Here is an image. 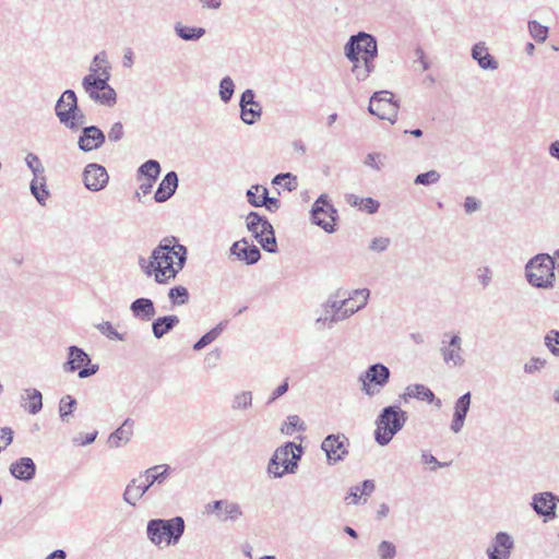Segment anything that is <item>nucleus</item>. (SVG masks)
<instances>
[{
    "label": "nucleus",
    "instance_id": "1",
    "mask_svg": "<svg viewBox=\"0 0 559 559\" xmlns=\"http://www.w3.org/2000/svg\"><path fill=\"white\" fill-rule=\"evenodd\" d=\"M188 255L186 246L174 236L163 238L151 253L148 260L141 258L139 264L147 276H153L158 284L175 280L183 269Z\"/></svg>",
    "mask_w": 559,
    "mask_h": 559
},
{
    "label": "nucleus",
    "instance_id": "2",
    "mask_svg": "<svg viewBox=\"0 0 559 559\" xmlns=\"http://www.w3.org/2000/svg\"><path fill=\"white\" fill-rule=\"evenodd\" d=\"M186 530L185 520L181 516L171 519H152L146 524V537L150 543L158 548L176 546Z\"/></svg>",
    "mask_w": 559,
    "mask_h": 559
},
{
    "label": "nucleus",
    "instance_id": "3",
    "mask_svg": "<svg viewBox=\"0 0 559 559\" xmlns=\"http://www.w3.org/2000/svg\"><path fill=\"white\" fill-rule=\"evenodd\" d=\"M170 467L166 464L147 468L139 477L128 483L122 495L123 501L134 507L155 484H162L168 477Z\"/></svg>",
    "mask_w": 559,
    "mask_h": 559
},
{
    "label": "nucleus",
    "instance_id": "4",
    "mask_svg": "<svg viewBox=\"0 0 559 559\" xmlns=\"http://www.w3.org/2000/svg\"><path fill=\"white\" fill-rule=\"evenodd\" d=\"M407 421V413L397 405L382 408L376 419L374 440L379 445L389 444L394 436L403 429Z\"/></svg>",
    "mask_w": 559,
    "mask_h": 559
},
{
    "label": "nucleus",
    "instance_id": "5",
    "mask_svg": "<svg viewBox=\"0 0 559 559\" xmlns=\"http://www.w3.org/2000/svg\"><path fill=\"white\" fill-rule=\"evenodd\" d=\"M302 455V447L294 442H286L278 447L271 456L266 472L273 478H282L286 474H294Z\"/></svg>",
    "mask_w": 559,
    "mask_h": 559
},
{
    "label": "nucleus",
    "instance_id": "6",
    "mask_svg": "<svg viewBox=\"0 0 559 559\" xmlns=\"http://www.w3.org/2000/svg\"><path fill=\"white\" fill-rule=\"evenodd\" d=\"M525 278L536 288L552 289L555 287V261L547 253H539L525 265Z\"/></svg>",
    "mask_w": 559,
    "mask_h": 559
},
{
    "label": "nucleus",
    "instance_id": "7",
    "mask_svg": "<svg viewBox=\"0 0 559 559\" xmlns=\"http://www.w3.org/2000/svg\"><path fill=\"white\" fill-rule=\"evenodd\" d=\"M344 55L349 61L376 60L378 57L377 38L366 32L352 35L344 46Z\"/></svg>",
    "mask_w": 559,
    "mask_h": 559
},
{
    "label": "nucleus",
    "instance_id": "8",
    "mask_svg": "<svg viewBox=\"0 0 559 559\" xmlns=\"http://www.w3.org/2000/svg\"><path fill=\"white\" fill-rule=\"evenodd\" d=\"M390 378L391 371L385 365L372 364L358 377L360 391L368 397H374L389 384Z\"/></svg>",
    "mask_w": 559,
    "mask_h": 559
},
{
    "label": "nucleus",
    "instance_id": "9",
    "mask_svg": "<svg viewBox=\"0 0 559 559\" xmlns=\"http://www.w3.org/2000/svg\"><path fill=\"white\" fill-rule=\"evenodd\" d=\"M104 78H96L95 74H87L82 80V87L95 103L114 107L117 102L116 91L108 84L110 72H105Z\"/></svg>",
    "mask_w": 559,
    "mask_h": 559
},
{
    "label": "nucleus",
    "instance_id": "10",
    "mask_svg": "<svg viewBox=\"0 0 559 559\" xmlns=\"http://www.w3.org/2000/svg\"><path fill=\"white\" fill-rule=\"evenodd\" d=\"M463 340L459 333L447 332L443 334L439 346V353L443 364L450 369L463 368L466 364Z\"/></svg>",
    "mask_w": 559,
    "mask_h": 559
},
{
    "label": "nucleus",
    "instance_id": "11",
    "mask_svg": "<svg viewBox=\"0 0 559 559\" xmlns=\"http://www.w3.org/2000/svg\"><path fill=\"white\" fill-rule=\"evenodd\" d=\"M246 224L248 230L265 251L270 253H275L277 251L274 229L266 217L261 216L257 212H250L246 217Z\"/></svg>",
    "mask_w": 559,
    "mask_h": 559
},
{
    "label": "nucleus",
    "instance_id": "12",
    "mask_svg": "<svg viewBox=\"0 0 559 559\" xmlns=\"http://www.w3.org/2000/svg\"><path fill=\"white\" fill-rule=\"evenodd\" d=\"M99 366L92 364L90 355L78 346L68 347V359L63 364L64 372H75L81 379L88 378L97 373Z\"/></svg>",
    "mask_w": 559,
    "mask_h": 559
},
{
    "label": "nucleus",
    "instance_id": "13",
    "mask_svg": "<svg viewBox=\"0 0 559 559\" xmlns=\"http://www.w3.org/2000/svg\"><path fill=\"white\" fill-rule=\"evenodd\" d=\"M393 94L389 91L376 92L369 102V112L382 120H389L394 123L397 117L399 106L393 100Z\"/></svg>",
    "mask_w": 559,
    "mask_h": 559
},
{
    "label": "nucleus",
    "instance_id": "14",
    "mask_svg": "<svg viewBox=\"0 0 559 559\" xmlns=\"http://www.w3.org/2000/svg\"><path fill=\"white\" fill-rule=\"evenodd\" d=\"M337 212L330 203L326 194H321L312 205V223L323 228L326 233L335 231Z\"/></svg>",
    "mask_w": 559,
    "mask_h": 559
},
{
    "label": "nucleus",
    "instance_id": "15",
    "mask_svg": "<svg viewBox=\"0 0 559 559\" xmlns=\"http://www.w3.org/2000/svg\"><path fill=\"white\" fill-rule=\"evenodd\" d=\"M348 447L349 440L343 433L329 435L321 443V449L324 451L330 465L343 461L348 455Z\"/></svg>",
    "mask_w": 559,
    "mask_h": 559
},
{
    "label": "nucleus",
    "instance_id": "16",
    "mask_svg": "<svg viewBox=\"0 0 559 559\" xmlns=\"http://www.w3.org/2000/svg\"><path fill=\"white\" fill-rule=\"evenodd\" d=\"M369 295L370 292L367 288L355 289L348 296L350 304L343 306L338 312L331 314L330 324L332 325L333 323L343 321L362 309L368 302Z\"/></svg>",
    "mask_w": 559,
    "mask_h": 559
},
{
    "label": "nucleus",
    "instance_id": "17",
    "mask_svg": "<svg viewBox=\"0 0 559 559\" xmlns=\"http://www.w3.org/2000/svg\"><path fill=\"white\" fill-rule=\"evenodd\" d=\"M207 513H216V516L222 522H237L242 518L243 511L239 503L230 500H215L205 507Z\"/></svg>",
    "mask_w": 559,
    "mask_h": 559
},
{
    "label": "nucleus",
    "instance_id": "18",
    "mask_svg": "<svg viewBox=\"0 0 559 559\" xmlns=\"http://www.w3.org/2000/svg\"><path fill=\"white\" fill-rule=\"evenodd\" d=\"M255 93L253 90H246L240 97V119L243 123L252 126L262 116V107L255 102Z\"/></svg>",
    "mask_w": 559,
    "mask_h": 559
},
{
    "label": "nucleus",
    "instance_id": "19",
    "mask_svg": "<svg viewBox=\"0 0 559 559\" xmlns=\"http://www.w3.org/2000/svg\"><path fill=\"white\" fill-rule=\"evenodd\" d=\"M109 181L106 168L99 164H87L83 170V182L87 190L97 192L103 190Z\"/></svg>",
    "mask_w": 559,
    "mask_h": 559
},
{
    "label": "nucleus",
    "instance_id": "20",
    "mask_svg": "<svg viewBox=\"0 0 559 559\" xmlns=\"http://www.w3.org/2000/svg\"><path fill=\"white\" fill-rule=\"evenodd\" d=\"M513 548L514 540L512 536L506 532H499L486 549V555L488 559H510Z\"/></svg>",
    "mask_w": 559,
    "mask_h": 559
},
{
    "label": "nucleus",
    "instance_id": "21",
    "mask_svg": "<svg viewBox=\"0 0 559 559\" xmlns=\"http://www.w3.org/2000/svg\"><path fill=\"white\" fill-rule=\"evenodd\" d=\"M559 502V497L550 491L535 493L532 498L533 510L542 516L545 521L551 520L556 516V508Z\"/></svg>",
    "mask_w": 559,
    "mask_h": 559
},
{
    "label": "nucleus",
    "instance_id": "22",
    "mask_svg": "<svg viewBox=\"0 0 559 559\" xmlns=\"http://www.w3.org/2000/svg\"><path fill=\"white\" fill-rule=\"evenodd\" d=\"M104 132L96 126L84 127L78 140L79 148L91 152L99 148L105 143Z\"/></svg>",
    "mask_w": 559,
    "mask_h": 559
},
{
    "label": "nucleus",
    "instance_id": "23",
    "mask_svg": "<svg viewBox=\"0 0 559 559\" xmlns=\"http://www.w3.org/2000/svg\"><path fill=\"white\" fill-rule=\"evenodd\" d=\"M472 403V394L471 392H466L461 395L454 403V413L450 424V429L454 433H459L462 431L466 416L468 414L469 407Z\"/></svg>",
    "mask_w": 559,
    "mask_h": 559
},
{
    "label": "nucleus",
    "instance_id": "24",
    "mask_svg": "<svg viewBox=\"0 0 559 559\" xmlns=\"http://www.w3.org/2000/svg\"><path fill=\"white\" fill-rule=\"evenodd\" d=\"M78 110L76 94L72 90H66L57 100L55 111L60 122H68L69 115Z\"/></svg>",
    "mask_w": 559,
    "mask_h": 559
},
{
    "label": "nucleus",
    "instance_id": "25",
    "mask_svg": "<svg viewBox=\"0 0 559 559\" xmlns=\"http://www.w3.org/2000/svg\"><path fill=\"white\" fill-rule=\"evenodd\" d=\"M230 253L237 255L239 260L245 261L247 264H254L261 258L258 247L249 245L246 238L234 242L230 247Z\"/></svg>",
    "mask_w": 559,
    "mask_h": 559
},
{
    "label": "nucleus",
    "instance_id": "26",
    "mask_svg": "<svg viewBox=\"0 0 559 559\" xmlns=\"http://www.w3.org/2000/svg\"><path fill=\"white\" fill-rule=\"evenodd\" d=\"M471 56L483 70L495 71L499 68V62L489 53L484 41H478L472 47Z\"/></svg>",
    "mask_w": 559,
    "mask_h": 559
},
{
    "label": "nucleus",
    "instance_id": "27",
    "mask_svg": "<svg viewBox=\"0 0 559 559\" xmlns=\"http://www.w3.org/2000/svg\"><path fill=\"white\" fill-rule=\"evenodd\" d=\"M10 474L23 481H29L35 477L36 465L31 457H21L10 465Z\"/></svg>",
    "mask_w": 559,
    "mask_h": 559
},
{
    "label": "nucleus",
    "instance_id": "28",
    "mask_svg": "<svg viewBox=\"0 0 559 559\" xmlns=\"http://www.w3.org/2000/svg\"><path fill=\"white\" fill-rule=\"evenodd\" d=\"M178 187V176L175 171H169L165 175L163 180L160 181L154 199L158 203L166 202L169 200L174 193L176 192V189Z\"/></svg>",
    "mask_w": 559,
    "mask_h": 559
},
{
    "label": "nucleus",
    "instance_id": "29",
    "mask_svg": "<svg viewBox=\"0 0 559 559\" xmlns=\"http://www.w3.org/2000/svg\"><path fill=\"white\" fill-rule=\"evenodd\" d=\"M21 406L32 415H36L43 408V395L34 388L24 389L21 393Z\"/></svg>",
    "mask_w": 559,
    "mask_h": 559
},
{
    "label": "nucleus",
    "instance_id": "30",
    "mask_svg": "<svg viewBox=\"0 0 559 559\" xmlns=\"http://www.w3.org/2000/svg\"><path fill=\"white\" fill-rule=\"evenodd\" d=\"M133 435V420L127 418L120 427L110 433L108 444L112 449H118L127 444Z\"/></svg>",
    "mask_w": 559,
    "mask_h": 559
},
{
    "label": "nucleus",
    "instance_id": "31",
    "mask_svg": "<svg viewBox=\"0 0 559 559\" xmlns=\"http://www.w3.org/2000/svg\"><path fill=\"white\" fill-rule=\"evenodd\" d=\"M130 310L135 318L150 321L155 316L154 302L148 298H138L130 305Z\"/></svg>",
    "mask_w": 559,
    "mask_h": 559
},
{
    "label": "nucleus",
    "instance_id": "32",
    "mask_svg": "<svg viewBox=\"0 0 559 559\" xmlns=\"http://www.w3.org/2000/svg\"><path fill=\"white\" fill-rule=\"evenodd\" d=\"M180 320L177 316H164L159 317L152 323V332L156 338H162L168 332H170L177 324H179Z\"/></svg>",
    "mask_w": 559,
    "mask_h": 559
},
{
    "label": "nucleus",
    "instance_id": "33",
    "mask_svg": "<svg viewBox=\"0 0 559 559\" xmlns=\"http://www.w3.org/2000/svg\"><path fill=\"white\" fill-rule=\"evenodd\" d=\"M174 29L176 35L186 41H195L205 35L203 27L187 26L182 23H176Z\"/></svg>",
    "mask_w": 559,
    "mask_h": 559
},
{
    "label": "nucleus",
    "instance_id": "34",
    "mask_svg": "<svg viewBox=\"0 0 559 559\" xmlns=\"http://www.w3.org/2000/svg\"><path fill=\"white\" fill-rule=\"evenodd\" d=\"M373 491L374 483L372 480L367 479L364 480L361 485L352 487L345 500H350L349 503L358 504L362 496L369 497Z\"/></svg>",
    "mask_w": 559,
    "mask_h": 559
},
{
    "label": "nucleus",
    "instance_id": "35",
    "mask_svg": "<svg viewBox=\"0 0 559 559\" xmlns=\"http://www.w3.org/2000/svg\"><path fill=\"white\" fill-rule=\"evenodd\" d=\"M353 63L352 73L358 82L366 81L374 71V60L350 61Z\"/></svg>",
    "mask_w": 559,
    "mask_h": 559
},
{
    "label": "nucleus",
    "instance_id": "36",
    "mask_svg": "<svg viewBox=\"0 0 559 559\" xmlns=\"http://www.w3.org/2000/svg\"><path fill=\"white\" fill-rule=\"evenodd\" d=\"M404 397L405 399L406 397L418 399V400L427 401L429 403H432L436 400L433 392L429 388L425 386L424 384L408 385L405 390Z\"/></svg>",
    "mask_w": 559,
    "mask_h": 559
},
{
    "label": "nucleus",
    "instance_id": "37",
    "mask_svg": "<svg viewBox=\"0 0 559 559\" xmlns=\"http://www.w3.org/2000/svg\"><path fill=\"white\" fill-rule=\"evenodd\" d=\"M348 304H350V299L340 289L335 295L329 297L324 304V309L326 313L332 314L338 312L343 306H347Z\"/></svg>",
    "mask_w": 559,
    "mask_h": 559
},
{
    "label": "nucleus",
    "instance_id": "38",
    "mask_svg": "<svg viewBox=\"0 0 559 559\" xmlns=\"http://www.w3.org/2000/svg\"><path fill=\"white\" fill-rule=\"evenodd\" d=\"M105 72H110V66L106 52L102 51L93 58L88 74H95L96 78H104V75H106Z\"/></svg>",
    "mask_w": 559,
    "mask_h": 559
},
{
    "label": "nucleus",
    "instance_id": "39",
    "mask_svg": "<svg viewBox=\"0 0 559 559\" xmlns=\"http://www.w3.org/2000/svg\"><path fill=\"white\" fill-rule=\"evenodd\" d=\"M29 188H31L32 194L37 200V202L39 204L44 205L46 202V199L49 194L47 187H46L45 176L33 178V180L31 181Z\"/></svg>",
    "mask_w": 559,
    "mask_h": 559
},
{
    "label": "nucleus",
    "instance_id": "40",
    "mask_svg": "<svg viewBox=\"0 0 559 559\" xmlns=\"http://www.w3.org/2000/svg\"><path fill=\"white\" fill-rule=\"evenodd\" d=\"M76 400L71 395H64L59 402V416L62 423H69L70 416L76 407Z\"/></svg>",
    "mask_w": 559,
    "mask_h": 559
},
{
    "label": "nucleus",
    "instance_id": "41",
    "mask_svg": "<svg viewBox=\"0 0 559 559\" xmlns=\"http://www.w3.org/2000/svg\"><path fill=\"white\" fill-rule=\"evenodd\" d=\"M376 555L379 559H395L397 547L393 542L383 539L377 545Z\"/></svg>",
    "mask_w": 559,
    "mask_h": 559
},
{
    "label": "nucleus",
    "instance_id": "42",
    "mask_svg": "<svg viewBox=\"0 0 559 559\" xmlns=\"http://www.w3.org/2000/svg\"><path fill=\"white\" fill-rule=\"evenodd\" d=\"M224 323L221 322L207 333H205L197 343L193 345L194 350H201L212 342H214L223 332Z\"/></svg>",
    "mask_w": 559,
    "mask_h": 559
},
{
    "label": "nucleus",
    "instance_id": "43",
    "mask_svg": "<svg viewBox=\"0 0 559 559\" xmlns=\"http://www.w3.org/2000/svg\"><path fill=\"white\" fill-rule=\"evenodd\" d=\"M235 92V83L233 79L228 75L224 76L219 81V88H218V95L219 99L224 104H228L234 95Z\"/></svg>",
    "mask_w": 559,
    "mask_h": 559
},
{
    "label": "nucleus",
    "instance_id": "44",
    "mask_svg": "<svg viewBox=\"0 0 559 559\" xmlns=\"http://www.w3.org/2000/svg\"><path fill=\"white\" fill-rule=\"evenodd\" d=\"M139 174L147 177V180L154 182L160 174V165L155 159H148L139 168Z\"/></svg>",
    "mask_w": 559,
    "mask_h": 559
},
{
    "label": "nucleus",
    "instance_id": "45",
    "mask_svg": "<svg viewBox=\"0 0 559 559\" xmlns=\"http://www.w3.org/2000/svg\"><path fill=\"white\" fill-rule=\"evenodd\" d=\"M255 191H261V206H265L270 212H276L281 206V201L276 198L269 197V191L263 186H253Z\"/></svg>",
    "mask_w": 559,
    "mask_h": 559
},
{
    "label": "nucleus",
    "instance_id": "46",
    "mask_svg": "<svg viewBox=\"0 0 559 559\" xmlns=\"http://www.w3.org/2000/svg\"><path fill=\"white\" fill-rule=\"evenodd\" d=\"M252 405V393L243 391L233 397L231 408L236 411L248 409Z\"/></svg>",
    "mask_w": 559,
    "mask_h": 559
},
{
    "label": "nucleus",
    "instance_id": "47",
    "mask_svg": "<svg viewBox=\"0 0 559 559\" xmlns=\"http://www.w3.org/2000/svg\"><path fill=\"white\" fill-rule=\"evenodd\" d=\"M528 32L530 35L538 43L546 41L548 37V27L542 25L537 21H530L528 22Z\"/></svg>",
    "mask_w": 559,
    "mask_h": 559
},
{
    "label": "nucleus",
    "instance_id": "48",
    "mask_svg": "<svg viewBox=\"0 0 559 559\" xmlns=\"http://www.w3.org/2000/svg\"><path fill=\"white\" fill-rule=\"evenodd\" d=\"M385 160L386 155L382 153H369L366 155L364 164L373 170L380 171L384 167Z\"/></svg>",
    "mask_w": 559,
    "mask_h": 559
},
{
    "label": "nucleus",
    "instance_id": "49",
    "mask_svg": "<svg viewBox=\"0 0 559 559\" xmlns=\"http://www.w3.org/2000/svg\"><path fill=\"white\" fill-rule=\"evenodd\" d=\"M168 297L174 305H185L189 300L188 289L183 286H175L170 288Z\"/></svg>",
    "mask_w": 559,
    "mask_h": 559
},
{
    "label": "nucleus",
    "instance_id": "50",
    "mask_svg": "<svg viewBox=\"0 0 559 559\" xmlns=\"http://www.w3.org/2000/svg\"><path fill=\"white\" fill-rule=\"evenodd\" d=\"M25 163L33 173L34 178L44 177L45 168L36 154L28 153L25 157Z\"/></svg>",
    "mask_w": 559,
    "mask_h": 559
},
{
    "label": "nucleus",
    "instance_id": "51",
    "mask_svg": "<svg viewBox=\"0 0 559 559\" xmlns=\"http://www.w3.org/2000/svg\"><path fill=\"white\" fill-rule=\"evenodd\" d=\"M545 346L555 356L559 357V331L551 330L544 337Z\"/></svg>",
    "mask_w": 559,
    "mask_h": 559
},
{
    "label": "nucleus",
    "instance_id": "52",
    "mask_svg": "<svg viewBox=\"0 0 559 559\" xmlns=\"http://www.w3.org/2000/svg\"><path fill=\"white\" fill-rule=\"evenodd\" d=\"M441 176L437 170H429L427 173L419 174L415 177L414 183L421 186H430L437 183Z\"/></svg>",
    "mask_w": 559,
    "mask_h": 559
},
{
    "label": "nucleus",
    "instance_id": "53",
    "mask_svg": "<svg viewBox=\"0 0 559 559\" xmlns=\"http://www.w3.org/2000/svg\"><path fill=\"white\" fill-rule=\"evenodd\" d=\"M296 429H299V430H305V426H304V423L301 421V419L299 418V416L297 415H290L287 417V421L285 423V425L283 426L282 428V432L285 433V435H293V432L296 430Z\"/></svg>",
    "mask_w": 559,
    "mask_h": 559
},
{
    "label": "nucleus",
    "instance_id": "54",
    "mask_svg": "<svg viewBox=\"0 0 559 559\" xmlns=\"http://www.w3.org/2000/svg\"><path fill=\"white\" fill-rule=\"evenodd\" d=\"M96 329L103 335L107 336L110 340H118V341H122L123 340L122 335L108 321H105V322H102V323L97 324Z\"/></svg>",
    "mask_w": 559,
    "mask_h": 559
},
{
    "label": "nucleus",
    "instance_id": "55",
    "mask_svg": "<svg viewBox=\"0 0 559 559\" xmlns=\"http://www.w3.org/2000/svg\"><path fill=\"white\" fill-rule=\"evenodd\" d=\"M68 122H61L70 130H78L85 122V115L78 107V110H74L73 114L69 115Z\"/></svg>",
    "mask_w": 559,
    "mask_h": 559
},
{
    "label": "nucleus",
    "instance_id": "56",
    "mask_svg": "<svg viewBox=\"0 0 559 559\" xmlns=\"http://www.w3.org/2000/svg\"><path fill=\"white\" fill-rule=\"evenodd\" d=\"M283 180H287L286 183H285V188L288 191H293V190L296 189V187H297L296 176H294L290 173H285V174L276 175L273 178L272 183L273 185H282Z\"/></svg>",
    "mask_w": 559,
    "mask_h": 559
},
{
    "label": "nucleus",
    "instance_id": "57",
    "mask_svg": "<svg viewBox=\"0 0 559 559\" xmlns=\"http://www.w3.org/2000/svg\"><path fill=\"white\" fill-rule=\"evenodd\" d=\"M546 366V360L540 357H533L524 365V371L528 374L539 372Z\"/></svg>",
    "mask_w": 559,
    "mask_h": 559
},
{
    "label": "nucleus",
    "instance_id": "58",
    "mask_svg": "<svg viewBox=\"0 0 559 559\" xmlns=\"http://www.w3.org/2000/svg\"><path fill=\"white\" fill-rule=\"evenodd\" d=\"M391 245L389 237H376L370 241L369 249L373 252L381 253L388 250Z\"/></svg>",
    "mask_w": 559,
    "mask_h": 559
},
{
    "label": "nucleus",
    "instance_id": "59",
    "mask_svg": "<svg viewBox=\"0 0 559 559\" xmlns=\"http://www.w3.org/2000/svg\"><path fill=\"white\" fill-rule=\"evenodd\" d=\"M477 278L484 288L488 287L492 281V271L489 266H481L477 270Z\"/></svg>",
    "mask_w": 559,
    "mask_h": 559
},
{
    "label": "nucleus",
    "instance_id": "60",
    "mask_svg": "<svg viewBox=\"0 0 559 559\" xmlns=\"http://www.w3.org/2000/svg\"><path fill=\"white\" fill-rule=\"evenodd\" d=\"M360 203H361L360 210L367 212L368 214L377 213L380 207V203L372 198H362Z\"/></svg>",
    "mask_w": 559,
    "mask_h": 559
},
{
    "label": "nucleus",
    "instance_id": "61",
    "mask_svg": "<svg viewBox=\"0 0 559 559\" xmlns=\"http://www.w3.org/2000/svg\"><path fill=\"white\" fill-rule=\"evenodd\" d=\"M123 136V127L121 122H116L111 126L108 132V139L111 142H118Z\"/></svg>",
    "mask_w": 559,
    "mask_h": 559
},
{
    "label": "nucleus",
    "instance_id": "62",
    "mask_svg": "<svg viewBox=\"0 0 559 559\" xmlns=\"http://www.w3.org/2000/svg\"><path fill=\"white\" fill-rule=\"evenodd\" d=\"M480 209V201L474 197H467L464 201V210L466 214H472Z\"/></svg>",
    "mask_w": 559,
    "mask_h": 559
},
{
    "label": "nucleus",
    "instance_id": "63",
    "mask_svg": "<svg viewBox=\"0 0 559 559\" xmlns=\"http://www.w3.org/2000/svg\"><path fill=\"white\" fill-rule=\"evenodd\" d=\"M288 391V379L280 384L271 394L267 403L271 404Z\"/></svg>",
    "mask_w": 559,
    "mask_h": 559
},
{
    "label": "nucleus",
    "instance_id": "64",
    "mask_svg": "<svg viewBox=\"0 0 559 559\" xmlns=\"http://www.w3.org/2000/svg\"><path fill=\"white\" fill-rule=\"evenodd\" d=\"M247 199L252 206H261V191H255L253 186L247 191Z\"/></svg>",
    "mask_w": 559,
    "mask_h": 559
}]
</instances>
